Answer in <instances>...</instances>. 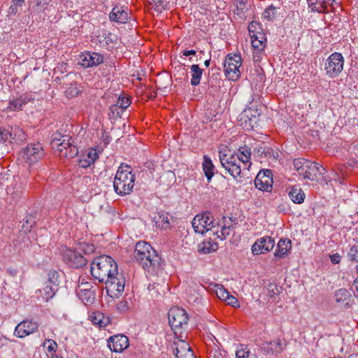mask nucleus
I'll return each mask as SVG.
<instances>
[{
	"label": "nucleus",
	"mask_w": 358,
	"mask_h": 358,
	"mask_svg": "<svg viewBox=\"0 0 358 358\" xmlns=\"http://www.w3.org/2000/svg\"><path fill=\"white\" fill-rule=\"evenodd\" d=\"M94 324H98L99 327H106L108 322V318L105 319L103 315L101 313H97L92 318Z\"/></svg>",
	"instance_id": "nucleus-40"
},
{
	"label": "nucleus",
	"mask_w": 358,
	"mask_h": 358,
	"mask_svg": "<svg viewBox=\"0 0 358 358\" xmlns=\"http://www.w3.org/2000/svg\"><path fill=\"white\" fill-rule=\"evenodd\" d=\"M25 222L27 225H29V226L26 227V229L28 231H30L31 229L32 228L33 224L35 222L34 217L29 216V218H28L25 221Z\"/></svg>",
	"instance_id": "nucleus-56"
},
{
	"label": "nucleus",
	"mask_w": 358,
	"mask_h": 358,
	"mask_svg": "<svg viewBox=\"0 0 358 358\" xmlns=\"http://www.w3.org/2000/svg\"><path fill=\"white\" fill-rule=\"evenodd\" d=\"M169 322L175 334H181V330L187 325L188 315L186 310L178 307L171 308L168 313Z\"/></svg>",
	"instance_id": "nucleus-4"
},
{
	"label": "nucleus",
	"mask_w": 358,
	"mask_h": 358,
	"mask_svg": "<svg viewBox=\"0 0 358 358\" xmlns=\"http://www.w3.org/2000/svg\"><path fill=\"white\" fill-rule=\"evenodd\" d=\"M90 271L93 278L103 282L117 274V264L110 256L100 255L92 261Z\"/></svg>",
	"instance_id": "nucleus-1"
},
{
	"label": "nucleus",
	"mask_w": 358,
	"mask_h": 358,
	"mask_svg": "<svg viewBox=\"0 0 358 358\" xmlns=\"http://www.w3.org/2000/svg\"><path fill=\"white\" fill-rule=\"evenodd\" d=\"M103 283H105L106 292L110 296L118 297L124 292L125 278L117 272V275H113Z\"/></svg>",
	"instance_id": "nucleus-9"
},
{
	"label": "nucleus",
	"mask_w": 358,
	"mask_h": 358,
	"mask_svg": "<svg viewBox=\"0 0 358 358\" xmlns=\"http://www.w3.org/2000/svg\"><path fill=\"white\" fill-rule=\"evenodd\" d=\"M57 288L47 284L41 289H39L36 291V294L38 298H41L44 301H48L50 299H52L53 296L55 294Z\"/></svg>",
	"instance_id": "nucleus-25"
},
{
	"label": "nucleus",
	"mask_w": 358,
	"mask_h": 358,
	"mask_svg": "<svg viewBox=\"0 0 358 358\" xmlns=\"http://www.w3.org/2000/svg\"><path fill=\"white\" fill-rule=\"evenodd\" d=\"M79 90L78 88L75 86H73L72 84H71V86L67 88L65 91L66 95L68 97H74L76 96L78 94Z\"/></svg>",
	"instance_id": "nucleus-49"
},
{
	"label": "nucleus",
	"mask_w": 358,
	"mask_h": 358,
	"mask_svg": "<svg viewBox=\"0 0 358 358\" xmlns=\"http://www.w3.org/2000/svg\"><path fill=\"white\" fill-rule=\"evenodd\" d=\"M266 38L262 33L251 35V43L253 48V59L256 62H260L264 48L266 47Z\"/></svg>",
	"instance_id": "nucleus-14"
},
{
	"label": "nucleus",
	"mask_w": 358,
	"mask_h": 358,
	"mask_svg": "<svg viewBox=\"0 0 358 358\" xmlns=\"http://www.w3.org/2000/svg\"><path fill=\"white\" fill-rule=\"evenodd\" d=\"M277 14V8L273 5L268 6L262 13V16L264 19L268 20H273Z\"/></svg>",
	"instance_id": "nucleus-38"
},
{
	"label": "nucleus",
	"mask_w": 358,
	"mask_h": 358,
	"mask_svg": "<svg viewBox=\"0 0 358 358\" xmlns=\"http://www.w3.org/2000/svg\"><path fill=\"white\" fill-rule=\"evenodd\" d=\"M250 350L247 346L241 345L236 352V358H248Z\"/></svg>",
	"instance_id": "nucleus-42"
},
{
	"label": "nucleus",
	"mask_w": 358,
	"mask_h": 358,
	"mask_svg": "<svg viewBox=\"0 0 358 358\" xmlns=\"http://www.w3.org/2000/svg\"><path fill=\"white\" fill-rule=\"evenodd\" d=\"M51 358H63L62 356H59L57 355H54L51 356Z\"/></svg>",
	"instance_id": "nucleus-64"
},
{
	"label": "nucleus",
	"mask_w": 358,
	"mask_h": 358,
	"mask_svg": "<svg viewBox=\"0 0 358 358\" xmlns=\"http://www.w3.org/2000/svg\"><path fill=\"white\" fill-rule=\"evenodd\" d=\"M103 62V56L98 52H86L80 55V64L84 68L96 66Z\"/></svg>",
	"instance_id": "nucleus-18"
},
{
	"label": "nucleus",
	"mask_w": 358,
	"mask_h": 358,
	"mask_svg": "<svg viewBox=\"0 0 358 358\" xmlns=\"http://www.w3.org/2000/svg\"><path fill=\"white\" fill-rule=\"evenodd\" d=\"M210 64V59H208L204 62V64L206 67H208Z\"/></svg>",
	"instance_id": "nucleus-63"
},
{
	"label": "nucleus",
	"mask_w": 358,
	"mask_h": 358,
	"mask_svg": "<svg viewBox=\"0 0 358 358\" xmlns=\"http://www.w3.org/2000/svg\"><path fill=\"white\" fill-rule=\"evenodd\" d=\"M108 347L111 351L121 352L129 345V338L124 334L113 335L107 340Z\"/></svg>",
	"instance_id": "nucleus-17"
},
{
	"label": "nucleus",
	"mask_w": 358,
	"mask_h": 358,
	"mask_svg": "<svg viewBox=\"0 0 358 358\" xmlns=\"http://www.w3.org/2000/svg\"><path fill=\"white\" fill-rule=\"evenodd\" d=\"M155 6H156L155 9L161 10L164 9L165 5L164 1L163 0H152Z\"/></svg>",
	"instance_id": "nucleus-53"
},
{
	"label": "nucleus",
	"mask_w": 358,
	"mask_h": 358,
	"mask_svg": "<svg viewBox=\"0 0 358 358\" xmlns=\"http://www.w3.org/2000/svg\"><path fill=\"white\" fill-rule=\"evenodd\" d=\"M65 136L59 132L54 133L52 136L51 146H58L59 143L62 141V139H64Z\"/></svg>",
	"instance_id": "nucleus-47"
},
{
	"label": "nucleus",
	"mask_w": 358,
	"mask_h": 358,
	"mask_svg": "<svg viewBox=\"0 0 358 358\" xmlns=\"http://www.w3.org/2000/svg\"><path fill=\"white\" fill-rule=\"evenodd\" d=\"M203 70L198 64H192L190 66L191 81L192 86H198L201 82Z\"/></svg>",
	"instance_id": "nucleus-31"
},
{
	"label": "nucleus",
	"mask_w": 358,
	"mask_h": 358,
	"mask_svg": "<svg viewBox=\"0 0 358 358\" xmlns=\"http://www.w3.org/2000/svg\"><path fill=\"white\" fill-rule=\"evenodd\" d=\"M13 3H16L17 5H22L24 0H12Z\"/></svg>",
	"instance_id": "nucleus-61"
},
{
	"label": "nucleus",
	"mask_w": 358,
	"mask_h": 358,
	"mask_svg": "<svg viewBox=\"0 0 358 358\" xmlns=\"http://www.w3.org/2000/svg\"><path fill=\"white\" fill-rule=\"evenodd\" d=\"M136 180L131 166L121 164L113 180L114 190L118 195L125 196L131 193Z\"/></svg>",
	"instance_id": "nucleus-2"
},
{
	"label": "nucleus",
	"mask_w": 358,
	"mask_h": 358,
	"mask_svg": "<svg viewBox=\"0 0 358 358\" xmlns=\"http://www.w3.org/2000/svg\"><path fill=\"white\" fill-rule=\"evenodd\" d=\"M196 55V50H185L182 52V55H184L185 57H187L189 55Z\"/></svg>",
	"instance_id": "nucleus-59"
},
{
	"label": "nucleus",
	"mask_w": 358,
	"mask_h": 358,
	"mask_svg": "<svg viewBox=\"0 0 358 358\" xmlns=\"http://www.w3.org/2000/svg\"><path fill=\"white\" fill-rule=\"evenodd\" d=\"M59 144L58 146H53L52 148L56 149L60 157L71 159L78 155V149L71 136L66 135Z\"/></svg>",
	"instance_id": "nucleus-12"
},
{
	"label": "nucleus",
	"mask_w": 358,
	"mask_h": 358,
	"mask_svg": "<svg viewBox=\"0 0 358 358\" xmlns=\"http://www.w3.org/2000/svg\"><path fill=\"white\" fill-rule=\"evenodd\" d=\"M129 308V303L127 300H122L117 304V310L122 313H126Z\"/></svg>",
	"instance_id": "nucleus-48"
},
{
	"label": "nucleus",
	"mask_w": 358,
	"mask_h": 358,
	"mask_svg": "<svg viewBox=\"0 0 358 358\" xmlns=\"http://www.w3.org/2000/svg\"><path fill=\"white\" fill-rule=\"evenodd\" d=\"M308 6L313 11L318 13H325L327 6H332L335 0H307Z\"/></svg>",
	"instance_id": "nucleus-21"
},
{
	"label": "nucleus",
	"mask_w": 358,
	"mask_h": 358,
	"mask_svg": "<svg viewBox=\"0 0 358 358\" xmlns=\"http://www.w3.org/2000/svg\"><path fill=\"white\" fill-rule=\"evenodd\" d=\"M214 218L208 211L196 215L192 222V227L196 233L203 234L213 227Z\"/></svg>",
	"instance_id": "nucleus-10"
},
{
	"label": "nucleus",
	"mask_w": 358,
	"mask_h": 358,
	"mask_svg": "<svg viewBox=\"0 0 358 358\" xmlns=\"http://www.w3.org/2000/svg\"><path fill=\"white\" fill-rule=\"evenodd\" d=\"M48 282L57 288L59 283V273L55 269H50L48 272Z\"/></svg>",
	"instance_id": "nucleus-37"
},
{
	"label": "nucleus",
	"mask_w": 358,
	"mask_h": 358,
	"mask_svg": "<svg viewBox=\"0 0 358 358\" xmlns=\"http://www.w3.org/2000/svg\"><path fill=\"white\" fill-rule=\"evenodd\" d=\"M229 221H230V224L228 223L227 221H224V225L222 227V229L220 231L221 234L217 236L218 238H220L222 240L225 239L226 237L229 235L231 229H234L235 227V225L237 224V222L232 224L231 218H229Z\"/></svg>",
	"instance_id": "nucleus-36"
},
{
	"label": "nucleus",
	"mask_w": 358,
	"mask_h": 358,
	"mask_svg": "<svg viewBox=\"0 0 358 358\" xmlns=\"http://www.w3.org/2000/svg\"><path fill=\"white\" fill-rule=\"evenodd\" d=\"M29 101L30 99L27 96H20L9 101L8 109L12 111L20 110L22 109L23 106L26 105Z\"/></svg>",
	"instance_id": "nucleus-27"
},
{
	"label": "nucleus",
	"mask_w": 358,
	"mask_h": 358,
	"mask_svg": "<svg viewBox=\"0 0 358 358\" xmlns=\"http://www.w3.org/2000/svg\"><path fill=\"white\" fill-rule=\"evenodd\" d=\"M215 293L220 299L223 300L224 301H226L227 298L229 294V292L222 285L217 286Z\"/></svg>",
	"instance_id": "nucleus-43"
},
{
	"label": "nucleus",
	"mask_w": 358,
	"mask_h": 358,
	"mask_svg": "<svg viewBox=\"0 0 358 358\" xmlns=\"http://www.w3.org/2000/svg\"><path fill=\"white\" fill-rule=\"evenodd\" d=\"M175 345H176L175 355L177 358H181L186 356L187 353L193 352L189 343L184 341H179Z\"/></svg>",
	"instance_id": "nucleus-29"
},
{
	"label": "nucleus",
	"mask_w": 358,
	"mask_h": 358,
	"mask_svg": "<svg viewBox=\"0 0 358 358\" xmlns=\"http://www.w3.org/2000/svg\"><path fill=\"white\" fill-rule=\"evenodd\" d=\"M344 59L339 52L331 54L325 62L324 69L327 75L331 78L338 76L343 69Z\"/></svg>",
	"instance_id": "nucleus-8"
},
{
	"label": "nucleus",
	"mask_w": 358,
	"mask_h": 358,
	"mask_svg": "<svg viewBox=\"0 0 358 358\" xmlns=\"http://www.w3.org/2000/svg\"><path fill=\"white\" fill-rule=\"evenodd\" d=\"M80 249L85 255H90L95 250V247L93 244L83 243L80 244Z\"/></svg>",
	"instance_id": "nucleus-45"
},
{
	"label": "nucleus",
	"mask_w": 358,
	"mask_h": 358,
	"mask_svg": "<svg viewBox=\"0 0 358 358\" xmlns=\"http://www.w3.org/2000/svg\"><path fill=\"white\" fill-rule=\"evenodd\" d=\"M0 134L1 135L2 139L4 141L8 140V136H11V134L6 130H4L2 132H0Z\"/></svg>",
	"instance_id": "nucleus-58"
},
{
	"label": "nucleus",
	"mask_w": 358,
	"mask_h": 358,
	"mask_svg": "<svg viewBox=\"0 0 358 358\" xmlns=\"http://www.w3.org/2000/svg\"><path fill=\"white\" fill-rule=\"evenodd\" d=\"M349 259L354 262H358V241L350 246L348 252Z\"/></svg>",
	"instance_id": "nucleus-39"
},
{
	"label": "nucleus",
	"mask_w": 358,
	"mask_h": 358,
	"mask_svg": "<svg viewBox=\"0 0 358 358\" xmlns=\"http://www.w3.org/2000/svg\"><path fill=\"white\" fill-rule=\"evenodd\" d=\"M330 259H331V262L334 264H338L341 261V256L338 253H335L332 255H330Z\"/></svg>",
	"instance_id": "nucleus-54"
},
{
	"label": "nucleus",
	"mask_w": 358,
	"mask_h": 358,
	"mask_svg": "<svg viewBox=\"0 0 358 358\" xmlns=\"http://www.w3.org/2000/svg\"><path fill=\"white\" fill-rule=\"evenodd\" d=\"M123 112H121V109L118 106L117 104H115V105H112L110 107V113H109V115H110V113H111V115L113 117H115V116H120L122 114Z\"/></svg>",
	"instance_id": "nucleus-50"
},
{
	"label": "nucleus",
	"mask_w": 358,
	"mask_h": 358,
	"mask_svg": "<svg viewBox=\"0 0 358 358\" xmlns=\"http://www.w3.org/2000/svg\"><path fill=\"white\" fill-rule=\"evenodd\" d=\"M156 96H157V92H155V91H153V92L150 94V95L149 96V97H150V99H155V98L156 97Z\"/></svg>",
	"instance_id": "nucleus-62"
},
{
	"label": "nucleus",
	"mask_w": 358,
	"mask_h": 358,
	"mask_svg": "<svg viewBox=\"0 0 358 358\" xmlns=\"http://www.w3.org/2000/svg\"><path fill=\"white\" fill-rule=\"evenodd\" d=\"M217 245L211 241H203L198 245V252L201 254H208L215 252Z\"/></svg>",
	"instance_id": "nucleus-33"
},
{
	"label": "nucleus",
	"mask_w": 358,
	"mask_h": 358,
	"mask_svg": "<svg viewBox=\"0 0 358 358\" xmlns=\"http://www.w3.org/2000/svg\"><path fill=\"white\" fill-rule=\"evenodd\" d=\"M126 10L127 8L115 5L109 15L110 20L118 23H126L128 20V13Z\"/></svg>",
	"instance_id": "nucleus-20"
},
{
	"label": "nucleus",
	"mask_w": 358,
	"mask_h": 358,
	"mask_svg": "<svg viewBox=\"0 0 358 358\" xmlns=\"http://www.w3.org/2000/svg\"><path fill=\"white\" fill-rule=\"evenodd\" d=\"M38 324L32 320H23L15 327L14 335L18 338H24L31 334L35 333L38 329Z\"/></svg>",
	"instance_id": "nucleus-16"
},
{
	"label": "nucleus",
	"mask_w": 358,
	"mask_h": 358,
	"mask_svg": "<svg viewBox=\"0 0 358 358\" xmlns=\"http://www.w3.org/2000/svg\"><path fill=\"white\" fill-rule=\"evenodd\" d=\"M24 155H26L27 160L31 164L42 159L45 153L41 144L38 143L27 145L24 150Z\"/></svg>",
	"instance_id": "nucleus-19"
},
{
	"label": "nucleus",
	"mask_w": 358,
	"mask_h": 358,
	"mask_svg": "<svg viewBox=\"0 0 358 358\" xmlns=\"http://www.w3.org/2000/svg\"><path fill=\"white\" fill-rule=\"evenodd\" d=\"M291 200L295 203H302L305 199V194L299 185H294L287 189Z\"/></svg>",
	"instance_id": "nucleus-22"
},
{
	"label": "nucleus",
	"mask_w": 358,
	"mask_h": 358,
	"mask_svg": "<svg viewBox=\"0 0 358 358\" xmlns=\"http://www.w3.org/2000/svg\"><path fill=\"white\" fill-rule=\"evenodd\" d=\"M264 143L259 144L258 146H256L254 148V151L256 152L258 155V156H260L261 157L264 155V157L267 156L266 152V147L262 146Z\"/></svg>",
	"instance_id": "nucleus-51"
},
{
	"label": "nucleus",
	"mask_w": 358,
	"mask_h": 358,
	"mask_svg": "<svg viewBox=\"0 0 358 358\" xmlns=\"http://www.w3.org/2000/svg\"><path fill=\"white\" fill-rule=\"evenodd\" d=\"M273 174L269 169L260 171L255 179V185L262 191L271 192L273 185Z\"/></svg>",
	"instance_id": "nucleus-13"
},
{
	"label": "nucleus",
	"mask_w": 358,
	"mask_h": 358,
	"mask_svg": "<svg viewBox=\"0 0 358 358\" xmlns=\"http://www.w3.org/2000/svg\"><path fill=\"white\" fill-rule=\"evenodd\" d=\"M48 345V352L52 356L56 352L57 348V343L52 339H45L43 345Z\"/></svg>",
	"instance_id": "nucleus-41"
},
{
	"label": "nucleus",
	"mask_w": 358,
	"mask_h": 358,
	"mask_svg": "<svg viewBox=\"0 0 358 358\" xmlns=\"http://www.w3.org/2000/svg\"><path fill=\"white\" fill-rule=\"evenodd\" d=\"M134 258L148 273L158 275L162 269V259L155 250L134 256Z\"/></svg>",
	"instance_id": "nucleus-3"
},
{
	"label": "nucleus",
	"mask_w": 358,
	"mask_h": 358,
	"mask_svg": "<svg viewBox=\"0 0 358 358\" xmlns=\"http://www.w3.org/2000/svg\"><path fill=\"white\" fill-rule=\"evenodd\" d=\"M264 350L268 354L281 353L284 350L282 343L280 338L271 342H266L263 346Z\"/></svg>",
	"instance_id": "nucleus-24"
},
{
	"label": "nucleus",
	"mask_w": 358,
	"mask_h": 358,
	"mask_svg": "<svg viewBox=\"0 0 358 358\" xmlns=\"http://www.w3.org/2000/svg\"><path fill=\"white\" fill-rule=\"evenodd\" d=\"M294 166L299 175L302 176L305 179L310 180H315V173L317 171L315 168V163L304 158L295 159Z\"/></svg>",
	"instance_id": "nucleus-11"
},
{
	"label": "nucleus",
	"mask_w": 358,
	"mask_h": 358,
	"mask_svg": "<svg viewBox=\"0 0 358 358\" xmlns=\"http://www.w3.org/2000/svg\"><path fill=\"white\" fill-rule=\"evenodd\" d=\"M203 170L205 173V176H206L208 180H210L212 177L214 175V169L215 166L212 162L211 159L207 156L204 155L203 157V162L202 163Z\"/></svg>",
	"instance_id": "nucleus-32"
},
{
	"label": "nucleus",
	"mask_w": 358,
	"mask_h": 358,
	"mask_svg": "<svg viewBox=\"0 0 358 358\" xmlns=\"http://www.w3.org/2000/svg\"><path fill=\"white\" fill-rule=\"evenodd\" d=\"M60 253L63 261L69 267L79 268L87 264V259L76 250L65 247L61 249Z\"/></svg>",
	"instance_id": "nucleus-5"
},
{
	"label": "nucleus",
	"mask_w": 358,
	"mask_h": 358,
	"mask_svg": "<svg viewBox=\"0 0 358 358\" xmlns=\"http://www.w3.org/2000/svg\"><path fill=\"white\" fill-rule=\"evenodd\" d=\"M219 158L222 166L234 178L240 176L241 173V163L238 156L235 155H228L223 152H220Z\"/></svg>",
	"instance_id": "nucleus-7"
},
{
	"label": "nucleus",
	"mask_w": 358,
	"mask_h": 358,
	"mask_svg": "<svg viewBox=\"0 0 358 358\" xmlns=\"http://www.w3.org/2000/svg\"><path fill=\"white\" fill-rule=\"evenodd\" d=\"M153 250L154 249L150 244L145 241H139L136 244L134 256L142 255L144 252H147Z\"/></svg>",
	"instance_id": "nucleus-35"
},
{
	"label": "nucleus",
	"mask_w": 358,
	"mask_h": 358,
	"mask_svg": "<svg viewBox=\"0 0 358 358\" xmlns=\"http://www.w3.org/2000/svg\"><path fill=\"white\" fill-rule=\"evenodd\" d=\"M209 358H224V357L220 352H218L217 351H215L214 352L213 355H212V352H210Z\"/></svg>",
	"instance_id": "nucleus-60"
},
{
	"label": "nucleus",
	"mask_w": 358,
	"mask_h": 358,
	"mask_svg": "<svg viewBox=\"0 0 358 358\" xmlns=\"http://www.w3.org/2000/svg\"><path fill=\"white\" fill-rule=\"evenodd\" d=\"M156 225L163 229H167L171 227L173 219L169 217V213H158V217H155Z\"/></svg>",
	"instance_id": "nucleus-28"
},
{
	"label": "nucleus",
	"mask_w": 358,
	"mask_h": 358,
	"mask_svg": "<svg viewBox=\"0 0 358 358\" xmlns=\"http://www.w3.org/2000/svg\"><path fill=\"white\" fill-rule=\"evenodd\" d=\"M131 101L128 97L120 96L117 100V104L121 109V112H123L130 104Z\"/></svg>",
	"instance_id": "nucleus-44"
},
{
	"label": "nucleus",
	"mask_w": 358,
	"mask_h": 358,
	"mask_svg": "<svg viewBox=\"0 0 358 358\" xmlns=\"http://www.w3.org/2000/svg\"><path fill=\"white\" fill-rule=\"evenodd\" d=\"M292 242L288 239H280L277 244V248L274 252V256L279 259L285 258L287 252L291 249Z\"/></svg>",
	"instance_id": "nucleus-23"
},
{
	"label": "nucleus",
	"mask_w": 358,
	"mask_h": 358,
	"mask_svg": "<svg viewBox=\"0 0 358 358\" xmlns=\"http://www.w3.org/2000/svg\"><path fill=\"white\" fill-rule=\"evenodd\" d=\"M315 168H317V171L315 173V179L317 178V175H324L325 169L322 167V165L315 163Z\"/></svg>",
	"instance_id": "nucleus-55"
},
{
	"label": "nucleus",
	"mask_w": 358,
	"mask_h": 358,
	"mask_svg": "<svg viewBox=\"0 0 358 358\" xmlns=\"http://www.w3.org/2000/svg\"><path fill=\"white\" fill-rule=\"evenodd\" d=\"M77 295L85 304H92L94 300V292L90 288H81L77 290Z\"/></svg>",
	"instance_id": "nucleus-30"
},
{
	"label": "nucleus",
	"mask_w": 358,
	"mask_h": 358,
	"mask_svg": "<svg viewBox=\"0 0 358 358\" xmlns=\"http://www.w3.org/2000/svg\"><path fill=\"white\" fill-rule=\"evenodd\" d=\"M241 57L240 55H228L226 57L224 69L226 77L231 80H236L241 76L239 68L241 66Z\"/></svg>",
	"instance_id": "nucleus-6"
},
{
	"label": "nucleus",
	"mask_w": 358,
	"mask_h": 358,
	"mask_svg": "<svg viewBox=\"0 0 358 358\" xmlns=\"http://www.w3.org/2000/svg\"><path fill=\"white\" fill-rule=\"evenodd\" d=\"M225 302L228 305H230L233 307H236L238 304V301L237 300V299L236 297H234V296L231 295L230 294H229L228 297L227 298Z\"/></svg>",
	"instance_id": "nucleus-52"
},
{
	"label": "nucleus",
	"mask_w": 358,
	"mask_h": 358,
	"mask_svg": "<svg viewBox=\"0 0 358 358\" xmlns=\"http://www.w3.org/2000/svg\"><path fill=\"white\" fill-rule=\"evenodd\" d=\"M238 152H240V155H238V159H240L241 162L245 164V165L247 164V163H249L250 166L251 164V148L245 145L244 146L240 147V148L238 149Z\"/></svg>",
	"instance_id": "nucleus-34"
},
{
	"label": "nucleus",
	"mask_w": 358,
	"mask_h": 358,
	"mask_svg": "<svg viewBox=\"0 0 358 358\" xmlns=\"http://www.w3.org/2000/svg\"><path fill=\"white\" fill-rule=\"evenodd\" d=\"M274 245V238L266 236L256 240L252 245V252L255 255L265 254L272 250Z\"/></svg>",
	"instance_id": "nucleus-15"
},
{
	"label": "nucleus",
	"mask_w": 358,
	"mask_h": 358,
	"mask_svg": "<svg viewBox=\"0 0 358 358\" xmlns=\"http://www.w3.org/2000/svg\"><path fill=\"white\" fill-rule=\"evenodd\" d=\"M22 5H17L16 3H13L9 8V13L10 14H15L17 12V7L21 6Z\"/></svg>",
	"instance_id": "nucleus-57"
},
{
	"label": "nucleus",
	"mask_w": 358,
	"mask_h": 358,
	"mask_svg": "<svg viewBox=\"0 0 358 358\" xmlns=\"http://www.w3.org/2000/svg\"><path fill=\"white\" fill-rule=\"evenodd\" d=\"M97 157L98 156L96 151H90L87 155V157L90 159V160L87 162L86 160H84L83 162L80 161L81 166L83 167H87L90 166L91 163H94L96 161Z\"/></svg>",
	"instance_id": "nucleus-46"
},
{
	"label": "nucleus",
	"mask_w": 358,
	"mask_h": 358,
	"mask_svg": "<svg viewBox=\"0 0 358 358\" xmlns=\"http://www.w3.org/2000/svg\"><path fill=\"white\" fill-rule=\"evenodd\" d=\"M334 297L336 301L343 306L345 308H348L350 306L351 294L346 289H339L335 292Z\"/></svg>",
	"instance_id": "nucleus-26"
}]
</instances>
